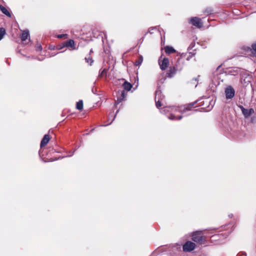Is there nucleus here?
<instances>
[{"instance_id": "nucleus-1", "label": "nucleus", "mask_w": 256, "mask_h": 256, "mask_svg": "<svg viewBox=\"0 0 256 256\" xmlns=\"http://www.w3.org/2000/svg\"><path fill=\"white\" fill-rule=\"evenodd\" d=\"M194 104H195V102H194V103H191V104H188L187 105L182 106L178 108H172V112H174L178 111V112H180L182 113H184L186 110H190Z\"/></svg>"}, {"instance_id": "nucleus-2", "label": "nucleus", "mask_w": 256, "mask_h": 256, "mask_svg": "<svg viewBox=\"0 0 256 256\" xmlns=\"http://www.w3.org/2000/svg\"><path fill=\"white\" fill-rule=\"evenodd\" d=\"M202 232L201 231L194 232L192 235V240L195 242L202 244L204 237L202 235Z\"/></svg>"}, {"instance_id": "nucleus-3", "label": "nucleus", "mask_w": 256, "mask_h": 256, "mask_svg": "<svg viewBox=\"0 0 256 256\" xmlns=\"http://www.w3.org/2000/svg\"><path fill=\"white\" fill-rule=\"evenodd\" d=\"M190 22L194 26L200 28L203 25V22L199 17H192L190 20Z\"/></svg>"}, {"instance_id": "nucleus-4", "label": "nucleus", "mask_w": 256, "mask_h": 256, "mask_svg": "<svg viewBox=\"0 0 256 256\" xmlns=\"http://www.w3.org/2000/svg\"><path fill=\"white\" fill-rule=\"evenodd\" d=\"M196 244L194 243L188 241L183 246V250L184 252H190L195 248Z\"/></svg>"}, {"instance_id": "nucleus-5", "label": "nucleus", "mask_w": 256, "mask_h": 256, "mask_svg": "<svg viewBox=\"0 0 256 256\" xmlns=\"http://www.w3.org/2000/svg\"><path fill=\"white\" fill-rule=\"evenodd\" d=\"M225 93L226 98H232L234 96L235 91L232 86H229L226 88Z\"/></svg>"}, {"instance_id": "nucleus-6", "label": "nucleus", "mask_w": 256, "mask_h": 256, "mask_svg": "<svg viewBox=\"0 0 256 256\" xmlns=\"http://www.w3.org/2000/svg\"><path fill=\"white\" fill-rule=\"evenodd\" d=\"M159 64H160V68L162 70H164L168 68V66L169 64V60L167 58H164L163 60L161 62L160 60H159Z\"/></svg>"}, {"instance_id": "nucleus-7", "label": "nucleus", "mask_w": 256, "mask_h": 256, "mask_svg": "<svg viewBox=\"0 0 256 256\" xmlns=\"http://www.w3.org/2000/svg\"><path fill=\"white\" fill-rule=\"evenodd\" d=\"M242 111L245 117L248 118L254 113V110L252 108L246 109L243 107L241 108Z\"/></svg>"}, {"instance_id": "nucleus-8", "label": "nucleus", "mask_w": 256, "mask_h": 256, "mask_svg": "<svg viewBox=\"0 0 256 256\" xmlns=\"http://www.w3.org/2000/svg\"><path fill=\"white\" fill-rule=\"evenodd\" d=\"M30 37V34L28 30H24L22 32L20 36L22 42H24Z\"/></svg>"}, {"instance_id": "nucleus-9", "label": "nucleus", "mask_w": 256, "mask_h": 256, "mask_svg": "<svg viewBox=\"0 0 256 256\" xmlns=\"http://www.w3.org/2000/svg\"><path fill=\"white\" fill-rule=\"evenodd\" d=\"M50 140V137L49 135L45 134L41 142L40 146L42 147L45 146L48 142Z\"/></svg>"}, {"instance_id": "nucleus-10", "label": "nucleus", "mask_w": 256, "mask_h": 256, "mask_svg": "<svg viewBox=\"0 0 256 256\" xmlns=\"http://www.w3.org/2000/svg\"><path fill=\"white\" fill-rule=\"evenodd\" d=\"M64 46L67 47H70L73 50L75 49V44L74 40H70L67 42H64Z\"/></svg>"}, {"instance_id": "nucleus-11", "label": "nucleus", "mask_w": 256, "mask_h": 256, "mask_svg": "<svg viewBox=\"0 0 256 256\" xmlns=\"http://www.w3.org/2000/svg\"><path fill=\"white\" fill-rule=\"evenodd\" d=\"M165 52L167 54H170L176 52V50L172 46H166L164 48Z\"/></svg>"}, {"instance_id": "nucleus-12", "label": "nucleus", "mask_w": 256, "mask_h": 256, "mask_svg": "<svg viewBox=\"0 0 256 256\" xmlns=\"http://www.w3.org/2000/svg\"><path fill=\"white\" fill-rule=\"evenodd\" d=\"M204 14L208 16L214 14V10L211 8H207L204 10Z\"/></svg>"}, {"instance_id": "nucleus-13", "label": "nucleus", "mask_w": 256, "mask_h": 256, "mask_svg": "<svg viewBox=\"0 0 256 256\" xmlns=\"http://www.w3.org/2000/svg\"><path fill=\"white\" fill-rule=\"evenodd\" d=\"M1 12L6 15V16H11L10 12L8 10L1 5Z\"/></svg>"}, {"instance_id": "nucleus-14", "label": "nucleus", "mask_w": 256, "mask_h": 256, "mask_svg": "<svg viewBox=\"0 0 256 256\" xmlns=\"http://www.w3.org/2000/svg\"><path fill=\"white\" fill-rule=\"evenodd\" d=\"M122 86H123L124 88L127 90H130V89L132 87V84L128 82H124V83Z\"/></svg>"}, {"instance_id": "nucleus-15", "label": "nucleus", "mask_w": 256, "mask_h": 256, "mask_svg": "<svg viewBox=\"0 0 256 256\" xmlns=\"http://www.w3.org/2000/svg\"><path fill=\"white\" fill-rule=\"evenodd\" d=\"M76 108L78 110H82L83 108V102L82 100H79L76 106Z\"/></svg>"}, {"instance_id": "nucleus-16", "label": "nucleus", "mask_w": 256, "mask_h": 256, "mask_svg": "<svg viewBox=\"0 0 256 256\" xmlns=\"http://www.w3.org/2000/svg\"><path fill=\"white\" fill-rule=\"evenodd\" d=\"M126 94L124 90H122L121 93V96L120 98H118L117 102H122L125 98Z\"/></svg>"}, {"instance_id": "nucleus-17", "label": "nucleus", "mask_w": 256, "mask_h": 256, "mask_svg": "<svg viewBox=\"0 0 256 256\" xmlns=\"http://www.w3.org/2000/svg\"><path fill=\"white\" fill-rule=\"evenodd\" d=\"M182 116H180L178 118H177L174 114H172L170 116L168 117L169 119L171 120H180L182 118Z\"/></svg>"}, {"instance_id": "nucleus-18", "label": "nucleus", "mask_w": 256, "mask_h": 256, "mask_svg": "<svg viewBox=\"0 0 256 256\" xmlns=\"http://www.w3.org/2000/svg\"><path fill=\"white\" fill-rule=\"evenodd\" d=\"M248 50L252 51V52L254 55L256 56V42L254 44L252 45V50L250 49L249 48H248Z\"/></svg>"}, {"instance_id": "nucleus-19", "label": "nucleus", "mask_w": 256, "mask_h": 256, "mask_svg": "<svg viewBox=\"0 0 256 256\" xmlns=\"http://www.w3.org/2000/svg\"><path fill=\"white\" fill-rule=\"evenodd\" d=\"M143 61V58L142 56H139L138 59L135 62V65L136 66H140Z\"/></svg>"}, {"instance_id": "nucleus-20", "label": "nucleus", "mask_w": 256, "mask_h": 256, "mask_svg": "<svg viewBox=\"0 0 256 256\" xmlns=\"http://www.w3.org/2000/svg\"><path fill=\"white\" fill-rule=\"evenodd\" d=\"M246 78L248 79V80L246 82V80H244V82H242V84L245 86H247V84H248V82H250V78L247 77Z\"/></svg>"}, {"instance_id": "nucleus-21", "label": "nucleus", "mask_w": 256, "mask_h": 256, "mask_svg": "<svg viewBox=\"0 0 256 256\" xmlns=\"http://www.w3.org/2000/svg\"><path fill=\"white\" fill-rule=\"evenodd\" d=\"M57 38H67L68 34H58L57 36Z\"/></svg>"}, {"instance_id": "nucleus-22", "label": "nucleus", "mask_w": 256, "mask_h": 256, "mask_svg": "<svg viewBox=\"0 0 256 256\" xmlns=\"http://www.w3.org/2000/svg\"><path fill=\"white\" fill-rule=\"evenodd\" d=\"M86 60L87 62L88 63H90V64L91 65L92 62H93V60H92V59L88 57V58H86Z\"/></svg>"}, {"instance_id": "nucleus-23", "label": "nucleus", "mask_w": 256, "mask_h": 256, "mask_svg": "<svg viewBox=\"0 0 256 256\" xmlns=\"http://www.w3.org/2000/svg\"><path fill=\"white\" fill-rule=\"evenodd\" d=\"M6 34L5 30L3 28H1V39L2 38V36Z\"/></svg>"}, {"instance_id": "nucleus-24", "label": "nucleus", "mask_w": 256, "mask_h": 256, "mask_svg": "<svg viewBox=\"0 0 256 256\" xmlns=\"http://www.w3.org/2000/svg\"><path fill=\"white\" fill-rule=\"evenodd\" d=\"M156 106L158 108L162 106V104H160V100L156 102Z\"/></svg>"}, {"instance_id": "nucleus-25", "label": "nucleus", "mask_w": 256, "mask_h": 256, "mask_svg": "<svg viewBox=\"0 0 256 256\" xmlns=\"http://www.w3.org/2000/svg\"><path fill=\"white\" fill-rule=\"evenodd\" d=\"M42 49V46H38V49H37V50H40Z\"/></svg>"}]
</instances>
